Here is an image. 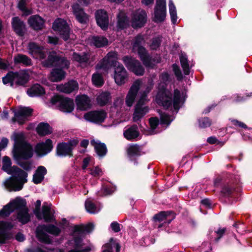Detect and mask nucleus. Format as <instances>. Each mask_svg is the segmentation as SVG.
<instances>
[{"mask_svg":"<svg viewBox=\"0 0 252 252\" xmlns=\"http://www.w3.org/2000/svg\"><path fill=\"white\" fill-rule=\"evenodd\" d=\"M95 15L98 26L103 30L107 29L109 20L107 12L104 10L99 9L96 11Z\"/></svg>","mask_w":252,"mask_h":252,"instance_id":"nucleus-26","label":"nucleus"},{"mask_svg":"<svg viewBox=\"0 0 252 252\" xmlns=\"http://www.w3.org/2000/svg\"><path fill=\"white\" fill-rule=\"evenodd\" d=\"M171 81L170 75L167 72H163L159 75L158 91L156 96V102L162 105L165 109H173L177 113L184 103L187 95L183 92L175 89L174 94L166 89L167 85Z\"/></svg>","mask_w":252,"mask_h":252,"instance_id":"nucleus-1","label":"nucleus"},{"mask_svg":"<svg viewBox=\"0 0 252 252\" xmlns=\"http://www.w3.org/2000/svg\"><path fill=\"white\" fill-rule=\"evenodd\" d=\"M12 27L15 33L19 36H23L25 32V24L18 17L12 18Z\"/></svg>","mask_w":252,"mask_h":252,"instance_id":"nucleus-29","label":"nucleus"},{"mask_svg":"<svg viewBox=\"0 0 252 252\" xmlns=\"http://www.w3.org/2000/svg\"><path fill=\"white\" fill-rule=\"evenodd\" d=\"M55 211L52 208L51 205L44 203L42 207V211L38 209L34 211V214L38 220L42 218L46 222H52L55 220L54 214Z\"/></svg>","mask_w":252,"mask_h":252,"instance_id":"nucleus-14","label":"nucleus"},{"mask_svg":"<svg viewBox=\"0 0 252 252\" xmlns=\"http://www.w3.org/2000/svg\"><path fill=\"white\" fill-rule=\"evenodd\" d=\"M116 190L114 186L110 183L103 184L101 190L98 191L97 195L99 196H104L111 194Z\"/></svg>","mask_w":252,"mask_h":252,"instance_id":"nucleus-44","label":"nucleus"},{"mask_svg":"<svg viewBox=\"0 0 252 252\" xmlns=\"http://www.w3.org/2000/svg\"><path fill=\"white\" fill-rule=\"evenodd\" d=\"M52 127H36V131L41 136H45L52 132Z\"/></svg>","mask_w":252,"mask_h":252,"instance_id":"nucleus-56","label":"nucleus"},{"mask_svg":"<svg viewBox=\"0 0 252 252\" xmlns=\"http://www.w3.org/2000/svg\"><path fill=\"white\" fill-rule=\"evenodd\" d=\"M166 14V0H156L153 21L158 23L164 21Z\"/></svg>","mask_w":252,"mask_h":252,"instance_id":"nucleus-16","label":"nucleus"},{"mask_svg":"<svg viewBox=\"0 0 252 252\" xmlns=\"http://www.w3.org/2000/svg\"><path fill=\"white\" fill-rule=\"evenodd\" d=\"M127 153L129 160L133 161L134 165H137L138 158L143 154L142 147L137 144L130 145L127 149Z\"/></svg>","mask_w":252,"mask_h":252,"instance_id":"nucleus-24","label":"nucleus"},{"mask_svg":"<svg viewBox=\"0 0 252 252\" xmlns=\"http://www.w3.org/2000/svg\"><path fill=\"white\" fill-rule=\"evenodd\" d=\"M11 164L10 158L7 156H4L2 159V170L7 173V174H9L13 169V166H11Z\"/></svg>","mask_w":252,"mask_h":252,"instance_id":"nucleus-52","label":"nucleus"},{"mask_svg":"<svg viewBox=\"0 0 252 252\" xmlns=\"http://www.w3.org/2000/svg\"><path fill=\"white\" fill-rule=\"evenodd\" d=\"M111 98L110 94L108 92H102L100 93L96 98L98 104L103 106L107 104Z\"/></svg>","mask_w":252,"mask_h":252,"instance_id":"nucleus-46","label":"nucleus"},{"mask_svg":"<svg viewBox=\"0 0 252 252\" xmlns=\"http://www.w3.org/2000/svg\"><path fill=\"white\" fill-rule=\"evenodd\" d=\"M53 28L60 32L64 40L67 41L69 39L70 29L66 21L60 18L56 19L53 23Z\"/></svg>","mask_w":252,"mask_h":252,"instance_id":"nucleus-19","label":"nucleus"},{"mask_svg":"<svg viewBox=\"0 0 252 252\" xmlns=\"http://www.w3.org/2000/svg\"><path fill=\"white\" fill-rule=\"evenodd\" d=\"M26 205L27 203L25 199L21 197H16L5 205L0 210V217H8L14 210L19 211L20 209L27 208Z\"/></svg>","mask_w":252,"mask_h":252,"instance_id":"nucleus-9","label":"nucleus"},{"mask_svg":"<svg viewBox=\"0 0 252 252\" xmlns=\"http://www.w3.org/2000/svg\"><path fill=\"white\" fill-rule=\"evenodd\" d=\"M225 228H219L217 230L213 231L212 229H210L208 236L209 238L210 239L211 243L212 242H218L219 240L223 236L224 233L225 232Z\"/></svg>","mask_w":252,"mask_h":252,"instance_id":"nucleus-35","label":"nucleus"},{"mask_svg":"<svg viewBox=\"0 0 252 252\" xmlns=\"http://www.w3.org/2000/svg\"><path fill=\"white\" fill-rule=\"evenodd\" d=\"M14 72L10 71L2 77L3 83L7 86H13L14 85Z\"/></svg>","mask_w":252,"mask_h":252,"instance_id":"nucleus-53","label":"nucleus"},{"mask_svg":"<svg viewBox=\"0 0 252 252\" xmlns=\"http://www.w3.org/2000/svg\"><path fill=\"white\" fill-rule=\"evenodd\" d=\"M162 36L161 35H158L157 36L153 37L151 40V42L150 44V47L151 50H157L160 47L162 41Z\"/></svg>","mask_w":252,"mask_h":252,"instance_id":"nucleus-51","label":"nucleus"},{"mask_svg":"<svg viewBox=\"0 0 252 252\" xmlns=\"http://www.w3.org/2000/svg\"><path fill=\"white\" fill-rule=\"evenodd\" d=\"M74 102L72 99L64 97L60 102V110L63 112L70 113L74 109Z\"/></svg>","mask_w":252,"mask_h":252,"instance_id":"nucleus-34","label":"nucleus"},{"mask_svg":"<svg viewBox=\"0 0 252 252\" xmlns=\"http://www.w3.org/2000/svg\"><path fill=\"white\" fill-rule=\"evenodd\" d=\"M250 97H252V92L246 93L245 95H241L239 94L233 95L234 100L237 102L245 101Z\"/></svg>","mask_w":252,"mask_h":252,"instance_id":"nucleus-55","label":"nucleus"},{"mask_svg":"<svg viewBox=\"0 0 252 252\" xmlns=\"http://www.w3.org/2000/svg\"><path fill=\"white\" fill-rule=\"evenodd\" d=\"M94 229V224L89 223L85 225H76L72 228L73 238L68 241V245L73 249L68 252H90L91 248L87 246L83 248V237L86 233L91 232Z\"/></svg>","mask_w":252,"mask_h":252,"instance_id":"nucleus-5","label":"nucleus"},{"mask_svg":"<svg viewBox=\"0 0 252 252\" xmlns=\"http://www.w3.org/2000/svg\"><path fill=\"white\" fill-rule=\"evenodd\" d=\"M46 174L47 170L44 166H38L33 175V182L35 184L40 183L44 180V176Z\"/></svg>","mask_w":252,"mask_h":252,"instance_id":"nucleus-37","label":"nucleus"},{"mask_svg":"<svg viewBox=\"0 0 252 252\" xmlns=\"http://www.w3.org/2000/svg\"><path fill=\"white\" fill-rule=\"evenodd\" d=\"M90 174L94 177H98L102 174L101 169L98 166L95 167L94 168L90 170Z\"/></svg>","mask_w":252,"mask_h":252,"instance_id":"nucleus-62","label":"nucleus"},{"mask_svg":"<svg viewBox=\"0 0 252 252\" xmlns=\"http://www.w3.org/2000/svg\"><path fill=\"white\" fill-rule=\"evenodd\" d=\"M12 121L14 124L23 125L32 115V109L28 107L20 106L13 111Z\"/></svg>","mask_w":252,"mask_h":252,"instance_id":"nucleus-13","label":"nucleus"},{"mask_svg":"<svg viewBox=\"0 0 252 252\" xmlns=\"http://www.w3.org/2000/svg\"><path fill=\"white\" fill-rule=\"evenodd\" d=\"M79 140L72 139L67 142H61L57 144L56 147V154L59 157H72L73 150L77 145Z\"/></svg>","mask_w":252,"mask_h":252,"instance_id":"nucleus-10","label":"nucleus"},{"mask_svg":"<svg viewBox=\"0 0 252 252\" xmlns=\"http://www.w3.org/2000/svg\"><path fill=\"white\" fill-rule=\"evenodd\" d=\"M53 142L50 139H47L45 142H40L35 146V149L37 154L42 157L49 153L53 149Z\"/></svg>","mask_w":252,"mask_h":252,"instance_id":"nucleus-23","label":"nucleus"},{"mask_svg":"<svg viewBox=\"0 0 252 252\" xmlns=\"http://www.w3.org/2000/svg\"><path fill=\"white\" fill-rule=\"evenodd\" d=\"M169 9L172 24L175 25L177 22L178 17L176 8L172 0H169Z\"/></svg>","mask_w":252,"mask_h":252,"instance_id":"nucleus-48","label":"nucleus"},{"mask_svg":"<svg viewBox=\"0 0 252 252\" xmlns=\"http://www.w3.org/2000/svg\"><path fill=\"white\" fill-rule=\"evenodd\" d=\"M75 102L78 109L85 111L91 108L92 103L90 97L86 94L77 95Z\"/></svg>","mask_w":252,"mask_h":252,"instance_id":"nucleus-25","label":"nucleus"},{"mask_svg":"<svg viewBox=\"0 0 252 252\" xmlns=\"http://www.w3.org/2000/svg\"><path fill=\"white\" fill-rule=\"evenodd\" d=\"M240 178L238 175L226 173L219 176L214 180L215 187H220V195L229 199H235L238 193V189L236 185L240 182Z\"/></svg>","mask_w":252,"mask_h":252,"instance_id":"nucleus-4","label":"nucleus"},{"mask_svg":"<svg viewBox=\"0 0 252 252\" xmlns=\"http://www.w3.org/2000/svg\"><path fill=\"white\" fill-rule=\"evenodd\" d=\"M73 12L77 20L81 24H86L89 21L88 15L84 11L78 4H74L72 6Z\"/></svg>","mask_w":252,"mask_h":252,"instance_id":"nucleus-28","label":"nucleus"},{"mask_svg":"<svg viewBox=\"0 0 252 252\" xmlns=\"http://www.w3.org/2000/svg\"><path fill=\"white\" fill-rule=\"evenodd\" d=\"M175 218V214L172 211H162L156 214L153 219L155 221H164L170 223Z\"/></svg>","mask_w":252,"mask_h":252,"instance_id":"nucleus-31","label":"nucleus"},{"mask_svg":"<svg viewBox=\"0 0 252 252\" xmlns=\"http://www.w3.org/2000/svg\"><path fill=\"white\" fill-rule=\"evenodd\" d=\"M72 59L80 64L87 63L89 61V57L87 54L83 53V54L74 52L72 55Z\"/></svg>","mask_w":252,"mask_h":252,"instance_id":"nucleus-50","label":"nucleus"},{"mask_svg":"<svg viewBox=\"0 0 252 252\" xmlns=\"http://www.w3.org/2000/svg\"><path fill=\"white\" fill-rule=\"evenodd\" d=\"M8 174L12 177L7 178L3 183L5 188L9 191L22 189L23 184L27 181L28 174L18 167L13 166V169Z\"/></svg>","mask_w":252,"mask_h":252,"instance_id":"nucleus-6","label":"nucleus"},{"mask_svg":"<svg viewBox=\"0 0 252 252\" xmlns=\"http://www.w3.org/2000/svg\"><path fill=\"white\" fill-rule=\"evenodd\" d=\"M14 82L17 85H24L28 80V75L24 72H14Z\"/></svg>","mask_w":252,"mask_h":252,"instance_id":"nucleus-41","label":"nucleus"},{"mask_svg":"<svg viewBox=\"0 0 252 252\" xmlns=\"http://www.w3.org/2000/svg\"><path fill=\"white\" fill-rule=\"evenodd\" d=\"M27 49L29 54L33 58L37 59H45L49 54L46 49L35 42H30Z\"/></svg>","mask_w":252,"mask_h":252,"instance_id":"nucleus-15","label":"nucleus"},{"mask_svg":"<svg viewBox=\"0 0 252 252\" xmlns=\"http://www.w3.org/2000/svg\"><path fill=\"white\" fill-rule=\"evenodd\" d=\"M41 227L45 231L56 236L59 235L61 231L58 227L54 224L43 225Z\"/></svg>","mask_w":252,"mask_h":252,"instance_id":"nucleus-49","label":"nucleus"},{"mask_svg":"<svg viewBox=\"0 0 252 252\" xmlns=\"http://www.w3.org/2000/svg\"><path fill=\"white\" fill-rule=\"evenodd\" d=\"M147 20L146 11L142 9H138L131 15V26L134 29L140 28L145 25Z\"/></svg>","mask_w":252,"mask_h":252,"instance_id":"nucleus-17","label":"nucleus"},{"mask_svg":"<svg viewBox=\"0 0 252 252\" xmlns=\"http://www.w3.org/2000/svg\"><path fill=\"white\" fill-rule=\"evenodd\" d=\"M13 226L11 222L0 221V244H5L7 241L12 238L13 235L10 230Z\"/></svg>","mask_w":252,"mask_h":252,"instance_id":"nucleus-18","label":"nucleus"},{"mask_svg":"<svg viewBox=\"0 0 252 252\" xmlns=\"http://www.w3.org/2000/svg\"><path fill=\"white\" fill-rule=\"evenodd\" d=\"M199 126H210L211 122L209 118L203 117L198 119Z\"/></svg>","mask_w":252,"mask_h":252,"instance_id":"nucleus-61","label":"nucleus"},{"mask_svg":"<svg viewBox=\"0 0 252 252\" xmlns=\"http://www.w3.org/2000/svg\"><path fill=\"white\" fill-rule=\"evenodd\" d=\"M107 39L102 36H94L91 38V44L96 47H101L108 44Z\"/></svg>","mask_w":252,"mask_h":252,"instance_id":"nucleus-45","label":"nucleus"},{"mask_svg":"<svg viewBox=\"0 0 252 252\" xmlns=\"http://www.w3.org/2000/svg\"><path fill=\"white\" fill-rule=\"evenodd\" d=\"M180 61L184 74L186 75H189L190 69L194 64L192 63L189 65L187 55L185 53H181L180 56Z\"/></svg>","mask_w":252,"mask_h":252,"instance_id":"nucleus-39","label":"nucleus"},{"mask_svg":"<svg viewBox=\"0 0 252 252\" xmlns=\"http://www.w3.org/2000/svg\"><path fill=\"white\" fill-rule=\"evenodd\" d=\"M121 225L117 221H113L110 224V228L115 233L119 232L121 231Z\"/></svg>","mask_w":252,"mask_h":252,"instance_id":"nucleus-64","label":"nucleus"},{"mask_svg":"<svg viewBox=\"0 0 252 252\" xmlns=\"http://www.w3.org/2000/svg\"><path fill=\"white\" fill-rule=\"evenodd\" d=\"M139 135L138 127H129L127 129L124 130V136L128 140H134Z\"/></svg>","mask_w":252,"mask_h":252,"instance_id":"nucleus-40","label":"nucleus"},{"mask_svg":"<svg viewBox=\"0 0 252 252\" xmlns=\"http://www.w3.org/2000/svg\"><path fill=\"white\" fill-rule=\"evenodd\" d=\"M143 134L146 135L156 134L165 129L164 127H139Z\"/></svg>","mask_w":252,"mask_h":252,"instance_id":"nucleus-43","label":"nucleus"},{"mask_svg":"<svg viewBox=\"0 0 252 252\" xmlns=\"http://www.w3.org/2000/svg\"><path fill=\"white\" fill-rule=\"evenodd\" d=\"M122 61L126 68L136 76H142L145 69L140 62L135 59L128 56H124Z\"/></svg>","mask_w":252,"mask_h":252,"instance_id":"nucleus-12","label":"nucleus"},{"mask_svg":"<svg viewBox=\"0 0 252 252\" xmlns=\"http://www.w3.org/2000/svg\"><path fill=\"white\" fill-rule=\"evenodd\" d=\"M107 117V113L104 110L92 111L86 113L84 119L89 122L99 125L102 123Z\"/></svg>","mask_w":252,"mask_h":252,"instance_id":"nucleus-20","label":"nucleus"},{"mask_svg":"<svg viewBox=\"0 0 252 252\" xmlns=\"http://www.w3.org/2000/svg\"><path fill=\"white\" fill-rule=\"evenodd\" d=\"M117 53L115 52H110L96 64L95 68L96 70L103 69L105 71H107L112 67L114 69L122 64L117 61Z\"/></svg>","mask_w":252,"mask_h":252,"instance_id":"nucleus-11","label":"nucleus"},{"mask_svg":"<svg viewBox=\"0 0 252 252\" xmlns=\"http://www.w3.org/2000/svg\"><path fill=\"white\" fill-rule=\"evenodd\" d=\"M90 143L91 145L94 146L95 152L99 158H103L106 155L108 151L104 143L94 139H91Z\"/></svg>","mask_w":252,"mask_h":252,"instance_id":"nucleus-27","label":"nucleus"},{"mask_svg":"<svg viewBox=\"0 0 252 252\" xmlns=\"http://www.w3.org/2000/svg\"><path fill=\"white\" fill-rule=\"evenodd\" d=\"M30 26L35 30H41L44 26V21L38 15L31 16L28 20Z\"/></svg>","mask_w":252,"mask_h":252,"instance_id":"nucleus-33","label":"nucleus"},{"mask_svg":"<svg viewBox=\"0 0 252 252\" xmlns=\"http://www.w3.org/2000/svg\"><path fill=\"white\" fill-rule=\"evenodd\" d=\"M63 98V97H62L60 96L54 95L51 98L50 103L52 105H58L60 107V102Z\"/></svg>","mask_w":252,"mask_h":252,"instance_id":"nucleus-63","label":"nucleus"},{"mask_svg":"<svg viewBox=\"0 0 252 252\" xmlns=\"http://www.w3.org/2000/svg\"><path fill=\"white\" fill-rule=\"evenodd\" d=\"M58 91L66 94H70L78 89V84L77 81L70 80L64 84H61L57 87Z\"/></svg>","mask_w":252,"mask_h":252,"instance_id":"nucleus-30","label":"nucleus"},{"mask_svg":"<svg viewBox=\"0 0 252 252\" xmlns=\"http://www.w3.org/2000/svg\"><path fill=\"white\" fill-rule=\"evenodd\" d=\"M141 84V81L140 80H137L131 86L126 98V103L127 106L131 107L132 105Z\"/></svg>","mask_w":252,"mask_h":252,"instance_id":"nucleus-22","label":"nucleus"},{"mask_svg":"<svg viewBox=\"0 0 252 252\" xmlns=\"http://www.w3.org/2000/svg\"><path fill=\"white\" fill-rule=\"evenodd\" d=\"M143 41L144 38L142 35L140 34L137 35L134 38L133 48L134 49L137 48V53L143 64L146 67H152L155 65V63H159L160 60H158L157 61H156L154 59L152 58L148 54L146 49L141 45Z\"/></svg>","mask_w":252,"mask_h":252,"instance_id":"nucleus-7","label":"nucleus"},{"mask_svg":"<svg viewBox=\"0 0 252 252\" xmlns=\"http://www.w3.org/2000/svg\"><path fill=\"white\" fill-rule=\"evenodd\" d=\"M92 80L93 84L97 87H101L104 84L102 75L98 73H94L92 75Z\"/></svg>","mask_w":252,"mask_h":252,"instance_id":"nucleus-54","label":"nucleus"},{"mask_svg":"<svg viewBox=\"0 0 252 252\" xmlns=\"http://www.w3.org/2000/svg\"><path fill=\"white\" fill-rule=\"evenodd\" d=\"M149 91L140 92L139 94V99L135 106L133 119L134 122L139 121L149 110L148 107L143 106L144 103L148 101L147 94Z\"/></svg>","mask_w":252,"mask_h":252,"instance_id":"nucleus-8","label":"nucleus"},{"mask_svg":"<svg viewBox=\"0 0 252 252\" xmlns=\"http://www.w3.org/2000/svg\"><path fill=\"white\" fill-rule=\"evenodd\" d=\"M114 78L115 83L119 86L124 84L127 81V72L122 64L114 68Z\"/></svg>","mask_w":252,"mask_h":252,"instance_id":"nucleus-21","label":"nucleus"},{"mask_svg":"<svg viewBox=\"0 0 252 252\" xmlns=\"http://www.w3.org/2000/svg\"><path fill=\"white\" fill-rule=\"evenodd\" d=\"M18 7L25 15H29L31 13V11L26 7L25 0H20L18 4Z\"/></svg>","mask_w":252,"mask_h":252,"instance_id":"nucleus-58","label":"nucleus"},{"mask_svg":"<svg viewBox=\"0 0 252 252\" xmlns=\"http://www.w3.org/2000/svg\"><path fill=\"white\" fill-rule=\"evenodd\" d=\"M27 93L31 97H40L45 94V90L41 85L36 84L28 89Z\"/></svg>","mask_w":252,"mask_h":252,"instance_id":"nucleus-32","label":"nucleus"},{"mask_svg":"<svg viewBox=\"0 0 252 252\" xmlns=\"http://www.w3.org/2000/svg\"><path fill=\"white\" fill-rule=\"evenodd\" d=\"M44 66L51 67L55 66L51 72L50 80L58 82L64 79L66 72L63 69H67L69 67L70 62L66 58L57 55L54 51L49 52L48 58L42 62Z\"/></svg>","mask_w":252,"mask_h":252,"instance_id":"nucleus-3","label":"nucleus"},{"mask_svg":"<svg viewBox=\"0 0 252 252\" xmlns=\"http://www.w3.org/2000/svg\"><path fill=\"white\" fill-rule=\"evenodd\" d=\"M86 211L92 214L98 213L101 210L102 206L100 204H95L90 199H87L85 203Z\"/></svg>","mask_w":252,"mask_h":252,"instance_id":"nucleus-38","label":"nucleus"},{"mask_svg":"<svg viewBox=\"0 0 252 252\" xmlns=\"http://www.w3.org/2000/svg\"><path fill=\"white\" fill-rule=\"evenodd\" d=\"M14 61L15 63H22L26 66L32 65L31 59L27 56L23 54H18L14 58Z\"/></svg>","mask_w":252,"mask_h":252,"instance_id":"nucleus-47","label":"nucleus"},{"mask_svg":"<svg viewBox=\"0 0 252 252\" xmlns=\"http://www.w3.org/2000/svg\"><path fill=\"white\" fill-rule=\"evenodd\" d=\"M14 144L12 151L14 159L17 164L26 171L32 168V163L26 160L33 156V149L31 144L25 140L23 133H14L13 134Z\"/></svg>","mask_w":252,"mask_h":252,"instance_id":"nucleus-2","label":"nucleus"},{"mask_svg":"<svg viewBox=\"0 0 252 252\" xmlns=\"http://www.w3.org/2000/svg\"><path fill=\"white\" fill-rule=\"evenodd\" d=\"M172 69L177 80L179 81L182 80L183 76L179 66L176 63H174L172 65Z\"/></svg>","mask_w":252,"mask_h":252,"instance_id":"nucleus-59","label":"nucleus"},{"mask_svg":"<svg viewBox=\"0 0 252 252\" xmlns=\"http://www.w3.org/2000/svg\"><path fill=\"white\" fill-rule=\"evenodd\" d=\"M29 211L28 208H23V209H20L18 211L17 219L21 224H26L31 220V216L29 213Z\"/></svg>","mask_w":252,"mask_h":252,"instance_id":"nucleus-36","label":"nucleus"},{"mask_svg":"<svg viewBox=\"0 0 252 252\" xmlns=\"http://www.w3.org/2000/svg\"><path fill=\"white\" fill-rule=\"evenodd\" d=\"M173 120L174 118L172 116L164 113L160 116V123L161 124L169 125Z\"/></svg>","mask_w":252,"mask_h":252,"instance_id":"nucleus-57","label":"nucleus"},{"mask_svg":"<svg viewBox=\"0 0 252 252\" xmlns=\"http://www.w3.org/2000/svg\"><path fill=\"white\" fill-rule=\"evenodd\" d=\"M118 22L117 28L120 30L126 29L128 26V18L126 14L123 12H120L118 14Z\"/></svg>","mask_w":252,"mask_h":252,"instance_id":"nucleus-42","label":"nucleus"},{"mask_svg":"<svg viewBox=\"0 0 252 252\" xmlns=\"http://www.w3.org/2000/svg\"><path fill=\"white\" fill-rule=\"evenodd\" d=\"M155 240L150 236H146L142 238L141 244L144 246H148L155 243Z\"/></svg>","mask_w":252,"mask_h":252,"instance_id":"nucleus-60","label":"nucleus"}]
</instances>
